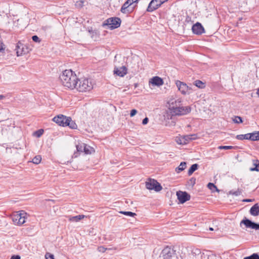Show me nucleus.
<instances>
[{
    "instance_id": "58836bf2",
    "label": "nucleus",
    "mask_w": 259,
    "mask_h": 259,
    "mask_svg": "<svg viewBox=\"0 0 259 259\" xmlns=\"http://www.w3.org/2000/svg\"><path fill=\"white\" fill-rule=\"evenodd\" d=\"M43 133H44V130L42 129H40L39 130L36 131L34 133V135L37 137H40L42 135Z\"/></svg>"
},
{
    "instance_id": "37998d69",
    "label": "nucleus",
    "mask_w": 259,
    "mask_h": 259,
    "mask_svg": "<svg viewBox=\"0 0 259 259\" xmlns=\"http://www.w3.org/2000/svg\"><path fill=\"white\" fill-rule=\"evenodd\" d=\"M98 249L100 252H104L107 249V248L103 246H100L98 247Z\"/></svg>"
},
{
    "instance_id": "cd10ccee",
    "label": "nucleus",
    "mask_w": 259,
    "mask_h": 259,
    "mask_svg": "<svg viewBox=\"0 0 259 259\" xmlns=\"http://www.w3.org/2000/svg\"><path fill=\"white\" fill-rule=\"evenodd\" d=\"M41 160V157L40 155H36L35 156L32 160V162L34 163L38 164H39Z\"/></svg>"
},
{
    "instance_id": "9b49d317",
    "label": "nucleus",
    "mask_w": 259,
    "mask_h": 259,
    "mask_svg": "<svg viewBox=\"0 0 259 259\" xmlns=\"http://www.w3.org/2000/svg\"><path fill=\"white\" fill-rule=\"evenodd\" d=\"M68 119V117L64 116L62 114H59L53 119V120L57 123L58 125L62 126H65L66 120Z\"/></svg>"
},
{
    "instance_id": "39448f33",
    "label": "nucleus",
    "mask_w": 259,
    "mask_h": 259,
    "mask_svg": "<svg viewBox=\"0 0 259 259\" xmlns=\"http://www.w3.org/2000/svg\"><path fill=\"white\" fill-rule=\"evenodd\" d=\"M121 21L118 17H111L105 20L103 23V26L107 25L112 30L119 27L120 25Z\"/></svg>"
},
{
    "instance_id": "3c124183",
    "label": "nucleus",
    "mask_w": 259,
    "mask_h": 259,
    "mask_svg": "<svg viewBox=\"0 0 259 259\" xmlns=\"http://www.w3.org/2000/svg\"><path fill=\"white\" fill-rule=\"evenodd\" d=\"M243 137H244V139L249 140V133L243 135Z\"/></svg>"
},
{
    "instance_id": "c9c22d12",
    "label": "nucleus",
    "mask_w": 259,
    "mask_h": 259,
    "mask_svg": "<svg viewBox=\"0 0 259 259\" xmlns=\"http://www.w3.org/2000/svg\"><path fill=\"white\" fill-rule=\"evenodd\" d=\"M234 147L231 146H220L218 147L219 149H224V150H229L234 149Z\"/></svg>"
},
{
    "instance_id": "f8f14e48",
    "label": "nucleus",
    "mask_w": 259,
    "mask_h": 259,
    "mask_svg": "<svg viewBox=\"0 0 259 259\" xmlns=\"http://www.w3.org/2000/svg\"><path fill=\"white\" fill-rule=\"evenodd\" d=\"M16 53L18 56H21L28 53L27 48H25L24 45L20 42H18L16 48Z\"/></svg>"
},
{
    "instance_id": "ddd939ff",
    "label": "nucleus",
    "mask_w": 259,
    "mask_h": 259,
    "mask_svg": "<svg viewBox=\"0 0 259 259\" xmlns=\"http://www.w3.org/2000/svg\"><path fill=\"white\" fill-rule=\"evenodd\" d=\"M161 5L159 0H152L149 4L147 11L149 12H152L157 9Z\"/></svg>"
},
{
    "instance_id": "f3484780",
    "label": "nucleus",
    "mask_w": 259,
    "mask_h": 259,
    "mask_svg": "<svg viewBox=\"0 0 259 259\" xmlns=\"http://www.w3.org/2000/svg\"><path fill=\"white\" fill-rule=\"evenodd\" d=\"M131 6V4L128 3L127 1H126L122 6L120 11L122 13L127 14L131 12L132 10H130V6Z\"/></svg>"
},
{
    "instance_id": "603ef678",
    "label": "nucleus",
    "mask_w": 259,
    "mask_h": 259,
    "mask_svg": "<svg viewBox=\"0 0 259 259\" xmlns=\"http://www.w3.org/2000/svg\"><path fill=\"white\" fill-rule=\"evenodd\" d=\"M253 200L251 199H244V200H243V201H244V202H252Z\"/></svg>"
},
{
    "instance_id": "72a5a7b5",
    "label": "nucleus",
    "mask_w": 259,
    "mask_h": 259,
    "mask_svg": "<svg viewBox=\"0 0 259 259\" xmlns=\"http://www.w3.org/2000/svg\"><path fill=\"white\" fill-rule=\"evenodd\" d=\"M201 259H216L215 257L211 254V255H207V254H203L201 256Z\"/></svg>"
},
{
    "instance_id": "5fc2aeb1",
    "label": "nucleus",
    "mask_w": 259,
    "mask_h": 259,
    "mask_svg": "<svg viewBox=\"0 0 259 259\" xmlns=\"http://www.w3.org/2000/svg\"><path fill=\"white\" fill-rule=\"evenodd\" d=\"M5 98V97L4 95H0V100H2V99H4Z\"/></svg>"
},
{
    "instance_id": "20e7f679",
    "label": "nucleus",
    "mask_w": 259,
    "mask_h": 259,
    "mask_svg": "<svg viewBox=\"0 0 259 259\" xmlns=\"http://www.w3.org/2000/svg\"><path fill=\"white\" fill-rule=\"evenodd\" d=\"M160 259H177L176 251L169 246L165 247L160 253Z\"/></svg>"
},
{
    "instance_id": "09e8293b",
    "label": "nucleus",
    "mask_w": 259,
    "mask_h": 259,
    "mask_svg": "<svg viewBox=\"0 0 259 259\" xmlns=\"http://www.w3.org/2000/svg\"><path fill=\"white\" fill-rule=\"evenodd\" d=\"M11 259H20V256L19 255H14L12 256Z\"/></svg>"
},
{
    "instance_id": "2f4dec72",
    "label": "nucleus",
    "mask_w": 259,
    "mask_h": 259,
    "mask_svg": "<svg viewBox=\"0 0 259 259\" xmlns=\"http://www.w3.org/2000/svg\"><path fill=\"white\" fill-rule=\"evenodd\" d=\"M244 259H259V255L254 253L250 256L245 257Z\"/></svg>"
},
{
    "instance_id": "79ce46f5",
    "label": "nucleus",
    "mask_w": 259,
    "mask_h": 259,
    "mask_svg": "<svg viewBox=\"0 0 259 259\" xmlns=\"http://www.w3.org/2000/svg\"><path fill=\"white\" fill-rule=\"evenodd\" d=\"M196 183V179L194 178H191L189 180V184L193 186Z\"/></svg>"
},
{
    "instance_id": "f257e3e1",
    "label": "nucleus",
    "mask_w": 259,
    "mask_h": 259,
    "mask_svg": "<svg viewBox=\"0 0 259 259\" xmlns=\"http://www.w3.org/2000/svg\"><path fill=\"white\" fill-rule=\"evenodd\" d=\"M167 104L168 108L163 115L164 120L172 119L173 116L186 115L191 111L190 107L182 105V100L180 98L170 99Z\"/></svg>"
},
{
    "instance_id": "49530a36",
    "label": "nucleus",
    "mask_w": 259,
    "mask_h": 259,
    "mask_svg": "<svg viewBox=\"0 0 259 259\" xmlns=\"http://www.w3.org/2000/svg\"><path fill=\"white\" fill-rule=\"evenodd\" d=\"M236 139L239 140H243L244 139L243 135H238L236 136Z\"/></svg>"
},
{
    "instance_id": "c756f323",
    "label": "nucleus",
    "mask_w": 259,
    "mask_h": 259,
    "mask_svg": "<svg viewBox=\"0 0 259 259\" xmlns=\"http://www.w3.org/2000/svg\"><path fill=\"white\" fill-rule=\"evenodd\" d=\"M186 140L185 139V138H183V137L181 138H177L176 139V142L178 144L180 145H185L187 144V142L186 141Z\"/></svg>"
},
{
    "instance_id": "473e14b6",
    "label": "nucleus",
    "mask_w": 259,
    "mask_h": 259,
    "mask_svg": "<svg viewBox=\"0 0 259 259\" xmlns=\"http://www.w3.org/2000/svg\"><path fill=\"white\" fill-rule=\"evenodd\" d=\"M84 2L82 0L78 1L76 2L75 6L76 8L80 9L83 7Z\"/></svg>"
},
{
    "instance_id": "f03ea898",
    "label": "nucleus",
    "mask_w": 259,
    "mask_h": 259,
    "mask_svg": "<svg viewBox=\"0 0 259 259\" xmlns=\"http://www.w3.org/2000/svg\"><path fill=\"white\" fill-rule=\"evenodd\" d=\"M59 78L64 86L71 89H73L76 85L77 78L71 70L64 71Z\"/></svg>"
},
{
    "instance_id": "e433bc0d",
    "label": "nucleus",
    "mask_w": 259,
    "mask_h": 259,
    "mask_svg": "<svg viewBox=\"0 0 259 259\" xmlns=\"http://www.w3.org/2000/svg\"><path fill=\"white\" fill-rule=\"evenodd\" d=\"M230 194L235 195V196H238L240 195L241 194V191L238 189L237 191H230Z\"/></svg>"
},
{
    "instance_id": "bb28decb",
    "label": "nucleus",
    "mask_w": 259,
    "mask_h": 259,
    "mask_svg": "<svg viewBox=\"0 0 259 259\" xmlns=\"http://www.w3.org/2000/svg\"><path fill=\"white\" fill-rule=\"evenodd\" d=\"M85 144L81 143L76 145V150L78 152H83V149Z\"/></svg>"
},
{
    "instance_id": "dca6fc26",
    "label": "nucleus",
    "mask_w": 259,
    "mask_h": 259,
    "mask_svg": "<svg viewBox=\"0 0 259 259\" xmlns=\"http://www.w3.org/2000/svg\"><path fill=\"white\" fill-rule=\"evenodd\" d=\"M163 83V79L158 76H154L149 80V83L158 87L162 85Z\"/></svg>"
},
{
    "instance_id": "8fccbe9b",
    "label": "nucleus",
    "mask_w": 259,
    "mask_h": 259,
    "mask_svg": "<svg viewBox=\"0 0 259 259\" xmlns=\"http://www.w3.org/2000/svg\"><path fill=\"white\" fill-rule=\"evenodd\" d=\"M128 3H130V4H131V5L135 3H137L138 0H127Z\"/></svg>"
},
{
    "instance_id": "0eeeda50",
    "label": "nucleus",
    "mask_w": 259,
    "mask_h": 259,
    "mask_svg": "<svg viewBox=\"0 0 259 259\" xmlns=\"http://www.w3.org/2000/svg\"><path fill=\"white\" fill-rule=\"evenodd\" d=\"M146 187L149 190H154L156 192H159L162 189L161 185L155 180L149 179L146 182Z\"/></svg>"
},
{
    "instance_id": "a878e982",
    "label": "nucleus",
    "mask_w": 259,
    "mask_h": 259,
    "mask_svg": "<svg viewBox=\"0 0 259 259\" xmlns=\"http://www.w3.org/2000/svg\"><path fill=\"white\" fill-rule=\"evenodd\" d=\"M194 85L199 89H204L205 87V83L200 80H197L194 81Z\"/></svg>"
},
{
    "instance_id": "5701e85b",
    "label": "nucleus",
    "mask_w": 259,
    "mask_h": 259,
    "mask_svg": "<svg viewBox=\"0 0 259 259\" xmlns=\"http://www.w3.org/2000/svg\"><path fill=\"white\" fill-rule=\"evenodd\" d=\"M94 149L93 147L85 144L83 149V152L85 154H91L94 152Z\"/></svg>"
},
{
    "instance_id": "4be33fe9",
    "label": "nucleus",
    "mask_w": 259,
    "mask_h": 259,
    "mask_svg": "<svg viewBox=\"0 0 259 259\" xmlns=\"http://www.w3.org/2000/svg\"><path fill=\"white\" fill-rule=\"evenodd\" d=\"M249 140L255 141L259 140V131L249 133Z\"/></svg>"
},
{
    "instance_id": "6e6552de",
    "label": "nucleus",
    "mask_w": 259,
    "mask_h": 259,
    "mask_svg": "<svg viewBox=\"0 0 259 259\" xmlns=\"http://www.w3.org/2000/svg\"><path fill=\"white\" fill-rule=\"evenodd\" d=\"M176 84L182 94L185 95L190 94L189 91L191 90V88L188 87L186 83L180 80H177L176 81Z\"/></svg>"
},
{
    "instance_id": "c85d7f7f",
    "label": "nucleus",
    "mask_w": 259,
    "mask_h": 259,
    "mask_svg": "<svg viewBox=\"0 0 259 259\" xmlns=\"http://www.w3.org/2000/svg\"><path fill=\"white\" fill-rule=\"evenodd\" d=\"M183 138H185L186 141L187 142V144L189 143V142L192 140L195 139L196 135H187L183 137Z\"/></svg>"
},
{
    "instance_id": "864d4df0",
    "label": "nucleus",
    "mask_w": 259,
    "mask_h": 259,
    "mask_svg": "<svg viewBox=\"0 0 259 259\" xmlns=\"http://www.w3.org/2000/svg\"><path fill=\"white\" fill-rule=\"evenodd\" d=\"M160 1V3L161 5L163 4L164 3L168 1V0H159Z\"/></svg>"
},
{
    "instance_id": "6ab92c4d",
    "label": "nucleus",
    "mask_w": 259,
    "mask_h": 259,
    "mask_svg": "<svg viewBox=\"0 0 259 259\" xmlns=\"http://www.w3.org/2000/svg\"><path fill=\"white\" fill-rule=\"evenodd\" d=\"M65 126H68L72 129H75L77 127L76 124L72 120L71 118L68 117V119L66 120Z\"/></svg>"
},
{
    "instance_id": "4c0bfd02",
    "label": "nucleus",
    "mask_w": 259,
    "mask_h": 259,
    "mask_svg": "<svg viewBox=\"0 0 259 259\" xmlns=\"http://www.w3.org/2000/svg\"><path fill=\"white\" fill-rule=\"evenodd\" d=\"M207 186L208 188L211 190L212 191H214V189H215L217 191H218L217 187L213 183H209L207 185Z\"/></svg>"
},
{
    "instance_id": "4468645a",
    "label": "nucleus",
    "mask_w": 259,
    "mask_h": 259,
    "mask_svg": "<svg viewBox=\"0 0 259 259\" xmlns=\"http://www.w3.org/2000/svg\"><path fill=\"white\" fill-rule=\"evenodd\" d=\"M192 30L194 34L200 35L204 32V28L201 24L199 22H197L196 24L192 26Z\"/></svg>"
},
{
    "instance_id": "1a4fd4ad",
    "label": "nucleus",
    "mask_w": 259,
    "mask_h": 259,
    "mask_svg": "<svg viewBox=\"0 0 259 259\" xmlns=\"http://www.w3.org/2000/svg\"><path fill=\"white\" fill-rule=\"evenodd\" d=\"M176 194L179 201L182 204L190 199V195L186 192L179 191L177 192Z\"/></svg>"
},
{
    "instance_id": "ea45409f",
    "label": "nucleus",
    "mask_w": 259,
    "mask_h": 259,
    "mask_svg": "<svg viewBox=\"0 0 259 259\" xmlns=\"http://www.w3.org/2000/svg\"><path fill=\"white\" fill-rule=\"evenodd\" d=\"M45 257L46 259H55L54 255L49 252L46 254Z\"/></svg>"
},
{
    "instance_id": "7ed1b4c3",
    "label": "nucleus",
    "mask_w": 259,
    "mask_h": 259,
    "mask_svg": "<svg viewBox=\"0 0 259 259\" xmlns=\"http://www.w3.org/2000/svg\"><path fill=\"white\" fill-rule=\"evenodd\" d=\"M76 82V85H75V87L74 89H76L78 92H88L93 88L92 81L88 78H77Z\"/></svg>"
},
{
    "instance_id": "a211bd4d",
    "label": "nucleus",
    "mask_w": 259,
    "mask_h": 259,
    "mask_svg": "<svg viewBox=\"0 0 259 259\" xmlns=\"http://www.w3.org/2000/svg\"><path fill=\"white\" fill-rule=\"evenodd\" d=\"M250 213L253 216H257L259 214V204L256 203L250 209Z\"/></svg>"
},
{
    "instance_id": "de8ad7c7",
    "label": "nucleus",
    "mask_w": 259,
    "mask_h": 259,
    "mask_svg": "<svg viewBox=\"0 0 259 259\" xmlns=\"http://www.w3.org/2000/svg\"><path fill=\"white\" fill-rule=\"evenodd\" d=\"M149 121V119L148 117H145L142 121V123L144 125L146 124Z\"/></svg>"
},
{
    "instance_id": "f704fd0d",
    "label": "nucleus",
    "mask_w": 259,
    "mask_h": 259,
    "mask_svg": "<svg viewBox=\"0 0 259 259\" xmlns=\"http://www.w3.org/2000/svg\"><path fill=\"white\" fill-rule=\"evenodd\" d=\"M233 121L236 123H240L242 122V119L240 116H235L233 119Z\"/></svg>"
},
{
    "instance_id": "9d476101",
    "label": "nucleus",
    "mask_w": 259,
    "mask_h": 259,
    "mask_svg": "<svg viewBox=\"0 0 259 259\" xmlns=\"http://www.w3.org/2000/svg\"><path fill=\"white\" fill-rule=\"evenodd\" d=\"M244 224L246 228H249L255 230H259V224L251 221V220L245 219L242 220L240 222V225Z\"/></svg>"
},
{
    "instance_id": "aec40b11",
    "label": "nucleus",
    "mask_w": 259,
    "mask_h": 259,
    "mask_svg": "<svg viewBox=\"0 0 259 259\" xmlns=\"http://www.w3.org/2000/svg\"><path fill=\"white\" fill-rule=\"evenodd\" d=\"M85 217L84 215L83 214H80L76 216L69 217V221L70 222H77L79 221L80 220L84 219Z\"/></svg>"
},
{
    "instance_id": "423d86ee",
    "label": "nucleus",
    "mask_w": 259,
    "mask_h": 259,
    "mask_svg": "<svg viewBox=\"0 0 259 259\" xmlns=\"http://www.w3.org/2000/svg\"><path fill=\"white\" fill-rule=\"evenodd\" d=\"M26 213L22 210L19 213L17 212L13 214L12 219L14 223L16 225H21L25 222V215Z\"/></svg>"
},
{
    "instance_id": "4d7b16f0",
    "label": "nucleus",
    "mask_w": 259,
    "mask_h": 259,
    "mask_svg": "<svg viewBox=\"0 0 259 259\" xmlns=\"http://www.w3.org/2000/svg\"><path fill=\"white\" fill-rule=\"evenodd\" d=\"M209 230L210 231H213V229L212 227H210V228H209Z\"/></svg>"
},
{
    "instance_id": "b1692460",
    "label": "nucleus",
    "mask_w": 259,
    "mask_h": 259,
    "mask_svg": "<svg viewBox=\"0 0 259 259\" xmlns=\"http://www.w3.org/2000/svg\"><path fill=\"white\" fill-rule=\"evenodd\" d=\"M186 162H181L180 165L176 168V171L177 173H179L181 171L184 170L186 168Z\"/></svg>"
},
{
    "instance_id": "2eb2a0df",
    "label": "nucleus",
    "mask_w": 259,
    "mask_h": 259,
    "mask_svg": "<svg viewBox=\"0 0 259 259\" xmlns=\"http://www.w3.org/2000/svg\"><path fill=\"white\" fill-rule=\"evenodd\" d=\"M114 73L119 76L123 77L127 73V68L124 66L119 68L115 67Z\"/></svg>"
},
{
    "instance_id": "6e6d98bb",
    "label": "nucleus",
    "mask_w": 259,
    "mask_h": 259,
    "mask_svg": "<svg viewBox=\"0 0 259 259\" xmlns=\"http://www.w3.org/2000/svg\"><path fill=\"white\" fill-rule=\"evenodd\" d=\"M256 94L259 97V88L257 90Z\"/></svg>"
},
{
    "instance_id": "a18cd8bd",
    "label": "nucleus",
    "mask_w": 259,
    "mask_h": 259,
    "mask_svg": "<svg viewBox=\"0 0 259 259\" xmlns=\"http://www.w3.org/2000/svg\"><path fill=\"white\" fill-rule=\"evenodd\" d=\"M4 45L2 40L1 37H0V52L4 50Z\"/></svg>"
},
{
    "instance_id": "a19ab883",
    "label": "nucleus",
    "mask_w": 259,
    "mask_h": 259,
    "mask_svg": "<svg viewBox=\"0 0 259 259\" xmlns=\"http://www.w3.org/2000/svg\"><path fill=\"white\" fill-rule=\"evenodd\" d=\"M32 39L33 41L36 42H39L40 41V39L37 35L32 36Z\"/></svg>"
},
{
    "instance_id": "c03bdc74",
    "label": "nucleus",
    "mask_w": 259,
    "mask_h": 259,
    "mask_svg": "<svg viewBox=\"0 0 259 259\" xmlns=\"http://www.w3.org/2000/svg\"><path fill=\"white\" fill-rule=\"evenodd\" d=\"M137 113V110H136V109H132L131 111V113H130L131 117H133L134 116H135L136 114Z\"/></svg>"
},
{
    "instance_id": "393cba45",
    "label": "nucleus",
    "mask_w": 259,
    "mask_h": 259,
    "mask_svg": "<svg viewBox=\"0 0 259 259\" xmlns=\"http://www.w3.org/2000/svg\"><path fill=\"white\" fill-rule=\"evenodd\" d=\"M198 166L199 165L198 164L195 163L192 164L188 170V175L191 176L196 170L198 169Z\"/></svg>"
},
{
    "instance_id": "412c9836",
    "label": "nucleus",
    "mask_w": 259,
    "mask_h": 259,
    "mask_svg": "<svg viewBox=\"0 0 259 259\" xmlns=\"http://www.w3.org/2000/svg\"><path fill=\"white\" fill-rule=\"evenodd\" d=\"M253 165L254 166V167L250 168V171H256L259 172V160L257 159L252 160Z\"/></svg>"
},
{
    "instance_id": "7c9ffc66",
    "label": "nucleus",
    "mask_w": 259,
    "mask_h": 259,
    "mask_svg": "<svg viewBox=\"0 0 259 259\" xmlns=\"http://www.w3.org/2000/svg\"><path fill=\"white\" fill-rule=\"evenodd\" d=\"M120 213L126 215H128L130 217H134L136 216L137 214L131 211H119Z\"/></svg>"
}]
</instances>
